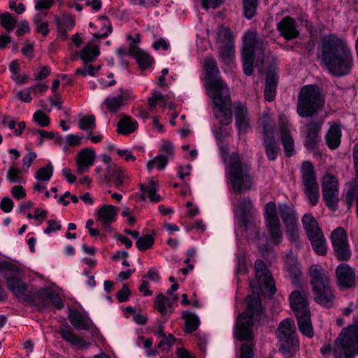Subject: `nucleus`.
Returning a JSON list of instances; mask_svg holds the SVG:
<instances>
[{"mask_svg":"<svg viewBox=\"0 0 358 358\" xmlns=\"http://www.w3.org/2000/svg\"><path fill=\"white\" fill-rule=\"evenodd\" d=\"M255 270L257 285L255 280L250 282L252 295H249L245 299L247 310L238 316L234 330V336L241 341L252 338V327L254 320L262 312L260 295L270 297L276 291L274 280L263 261L258 259L255 262Z\"/></svg>","mask_w":358,"mask_h":358,"instance_id":"nucleus-1","label":"nucleus"},{"mask_svg":"<svg viewBox=\"0 0 358 358\" xmlns=\"http://www.w3.org/2000/svg\"><path fill=\"white\" fill-rule=\"evenodd\" d=\"M206 73V89L213 101L216 120L222 125H228L232 120L231 101L229 89L220 77L216 61L211 57L203 60Z\"/></svg>","mask_w":358,"mask_h":358,"instance_id":"nucleus-2","label":"nucleus"},{"mask_svg":"<svg viewBox=\"0 0 358 358\" xmlns=\"http://www.w3.org/2000/svg\"><path fill=\"white\" fill-rule=\"evenodd\" d=\"M322 59L329 73L337 76L349 73L353 65L352 53L348 44L334 35L323 38Z\"/></svg>","mask_w":358,"mask_h":358,"instance_id":"nucleus-3","label":"nucleus"},{"mask_svg":"<svg viewBox=\"0 0 358 358\" xmlns=\"http://www.w3.org/2000/svg\"><path fill=\"white\" fill-rule=\"evenodd\" d=\"M215 136L218 138L217 134ZM217 145L220 156L225 164V176L229 188L236 193L250 190L253 185L250 168L247 165H242L238 153L229 155L228 148L220 139H217Z\"/></svg>","mask_w":358,"mask_h":358,"instance_id":"nucleus-4","label":"nucleus"},{"mask_svg":"<svg viewBox=\"0 0 358 358\" xmlns=\"http://www.w3.org/2000/svg\"><path fill=\"white\" fill-rule=\"evenodd\" d=\"M264 217L267 235L262 237L257 236L254 239V243L264 257L272 252L274 247L279 245L282 240L280 222L273 202L266 204Z\"/></svg>","mask_w":358,"mask_h":358,"instance_id":"nucleus-5","label":"nucleus"},{"mask_svg":"<svg viewBox=\"0 0 358 358\" xmlns=\"http://www.w3.org/2000/svg\"><path fill=\"white\" fill-rule=\"evenodd\" d=\"M321 352L332 353L334 358H354L358 354V319L341 331L333 348L329 345H324Z\"/></svg>","mask_w":358,"mask_h":358,"instance_id":"nucleus-6","label":"nucleus"},{"mask_svg":"<svg viewBox=\"0 0 358 358\" xmlns=\"http://www.w3.org/2000/svg\"><path fill=\"white\" fill-rule=\"evenodd\" d=\"M265 45L262 38H257L255 31H248L243 37L242 62L244 73L251 76L253 68H261L266 57Z\"/></svg>","mask_w":358,"mask_h":358,"instance_id":"nucleus-7","label":"nucleus"},{"mask_svg":"<svg viewBox=\"0 0 358 358\" xmlns=\"http://www.w3.org/2000/svg\"><path fill=\"white\" fill-rule=\"evenodd\" d=\"M309 273L315 301L325 307L331 306L334 295L330 287L328 273L318 264L312 265Z\"/></svg>","mask_w":358,"mask_h":358,"instance_id":"nucleus-8","label":"nucleus"},{"mask_svg":"<svg viewBox=\"0 0 358 358\" xmlns=\"http://www.w3.org/2000/svg\"><path fill=\"white\" fill-rule=\"evenodd\" d=\"M324 103L320 89L316 85L303 86L298 96L297 113L303 117L312 116Z\"/></svg>","mask_w":358,"mask_h":358,"instance_id":"nucleus-9","label":"nucleus"},{"mask_svg":"<svg viewBox=\"0 0 358 358\" xmlns=\"http://www.w3.org/2000/svg\"><path fill=\"white\" fill-rule=\"evenodd\" d=\"M0 271L6 281L8 288L18 298L24 299L26 285L20 280V270L15 265L0 261Z\"/></svg>","mask_w":358,"mask_h":358,"instance_id":"nucleus-10","label":"nucleus"},{"mask_svg":"<svg viewBox=\"0 0 358 358\" xmlns=\"http://www.w3.org/2000/svg\"><path fill=\"white\" fill-rule=\"evenodd\" d=\"M217 45L221 60L226 64L233 66L235 58L234 35L229 28H219Z\"/></svg>","mask_w":358,"mask_h":358,"instance_id":"nucleus-11","label":"nucleus"},{"mask_svg":"<svg viewBox=\"0 0 358 358\" xmlns=\"http://www.w3.org/2000/svg\"><path fill=\"white\" fill-rule=\"evenodd\" d=\"M301 174L305 194L310 204L315 206L320 198V192L314 166L310 162L306 161L302 164Z\"/></svg>","mask_w":358,"mask_h":358,"instance_id":"nucleus-12","label":"nucleus"},{"mask_svg":"<svg viewBox=\"0 0 358 358\" xmlns=\"http://www.w3.org/2000/svg\"><path fill=\"white\" fill-rule=\"evenodd\" d=\"M296 335L294 320L289 318L283 320L276 331L277 338L280 342V350L284 353L293 349L298 343Z\"/></svg>","mask_w":358,"mask_h":358,"instance_id":"nucleus-13","label":"nucleus"},{"mask_svg":"<svg viewBox=\"0 0 358 358\" xmlns=\"http://www.w3.org/2000/svg\"><path fill=\"white\" fill-rule=\"evenodd\" d=\"M278 212L285 225L289 241H296L299 238V222L296 212L285 203L279 205Z\"/></svg>","mask_w":358,"mask_h":358,"instance_id":"nucleus-14","label":"nucleus"},{"mask_svg":"<svg viewBox=\"0 0 358 358\" xmlns=\"http://www.w3.org/2000/svg\"><path fill=\"white\" fill-rule=\"evenodd\" d=\"M278 212L285 225L289 241H296L299 238V222L296 212L285 203L279 205Z\"/></svg>","mask_w":358,"mask_h":358,"instance_id":"nucleus-15","label":"nucleus"},{"mask_svg":"<svg viewBox=\"0 0 358 358\" xmlns=\"http://www.w3.org/2000/svg\"><path fill=\"white\" fill-rule=\"evenodd\" d=\"M331 239L337 259L341 261L350 259L351 251L345 231L341 227L336 228L332 231Z\"/></svg>","mask_w":358,"mask_h":358,"instance_id":"nucleus-16","label":"nucleus"},{"mask_svg":"<svg viewBox=\"0 0 358 358\" xmlns=\"http://www.w3.org/2000/svg\"><path fill=\"white\" fill-rule=\"evenodd\" d=\"M322 196L327 206L334 210L338 202L339 187L336 178L325 175L322 181Z\"/></svg>","mask_w":358,"mask_h":358,"instance_id":"nucleus-17","label":"nucleus"},{"mask_svg":"<svg viewBox=\"0 0 358 358\" xmlns=\"http://www.w3.org/2000/svg\"><path fill=\"white\" fill-rule=\"evenodd\" d=\"M255 209L249 198H241L236 204H234L235 218L244 225L253 217Z\"/></svg>","mask_w":358,"mask_h":358,"instance_id":"nucleus-18","label":"nucleus"},{"mask_svg":"<svg viewBox=\"0 0 358 358\" xmlns=\"http://www.w3.org/2000/svg\"><path fill=\"white\" fill-rule=\"evenodd\" d=\"M307 297L308 293L304 290L294 291L290 294V306L296 317L310 313Z\"/></svg>","mask_w":358,"mask_h":358,"instance_id":"nucleus-19","label":"nucleus"},{"mask_svg":"<svg viewBox=\"0 0 358 358\" xmlns=\"http://www.w3.org/2000/svg\"><path fill=\"white\" fill-rule=\"evenodd\" d=\"M336 273L338 285L341 289L351 288L355 285V271L348 264L338 265Z\"/></svg>","mask_w":358,"mask_h":358,"instance_id":"nucleus-20","label":"nucleus"},{"mask_svg":"<svg viewBox=\"0 0 358 358\" xmlns=\"http://www.w3.org/2000/svg\"><path fill=\"white\" fill-rule=\"evenodd\" d=\"M96 158V153L92 148H85L82 149L76 158L78 174H83L89 171L94 164Z\"/></svg>","mask_w":358,"mask_h":358,"instance_id":"nucleus-21","label":"nucleus"},{"mask_svg":"<svg viewBox=\"0 0 358 358\" xmlns=\"http://www.w3.org/2000/svg\"><path fill=\"white\" fill-rule=\"evenodd\" d=\"M178 299L176 295L166 297L162 294H158L155 301V308L164 317H169L173 312V303Z\"/></svg>","mask_w":358,"mask_h":358,"instance_id":"nucleus-22","label":"nucleus"},{"mask_svg":"<svg viewBox=\"0 0 358 358\" xmlns=\"http://www.w3.org/2000/svg\"><path fill=\"white\" fill-rule=\"evenodd\" d=\"M129 52L135 58L140 69L142 70L148 69L154 63V59L148 52L141 50L134 43L130 45Z\"/></svg>","mask_w":358,"mask_h":358,"instance_id":"nucleus-23","label":"nucleus"},{"mask_svg":"<svg viewBox=\"0 0 358 358\" xmlns=\"http://www.w3.org/2000/svg\"><path fill=\"white\" fill-rule=\"evenodd\" d=\"M234 114L236 117V125L239 134H245L250 125V119L248 115L247 108L241 103L234 105Z\"/></svg>","mask_w":358,"mask_h":358,"instance_id":"nucleus-24","label":"nucleus"},{"mask_svg":"<svg viewBox=\"0 0 358 358\" xmlns=\"http://www.w3.org/2000/svg\"><path fill=\"white\" fill-rule=\"evenodd\" d=\"M158 182L153 178H150L148 185H141V198L143 200L148 199L151 202L158 203L162 200V197L157 194Z\"/></svg>","mask_w":358,"mask_h":358,"instance_id":"nucleus-25","label":"nucleus"},{"mask_svg":"<svg viewBox=\"0 0 358 358\" xmlns=\"http://www.w3.org/2000/svg\"><path fill=\"white\" fill-rule=\"evenodd\" d=\"M264 139L266 154L269 160H275L277 158L279 149L277 146L273 131L272 130H264Z\"/></svg>","mask_w":358,"mask_h":358,"instance_id":"nucleus-26","label":"nucleus"},{"mask_svg":"<svg viewBox=\"0 0 358 358\" xmlns=\"http://www.w3.org/2000/svg\"><path fill=\"white\" fill-rule=\"evenodd\" d=\"M96 39H92L83 50L78 52L80 59L84 63H90L96 59L100 54L98 44Z\"/></svg>","mask_w":358,"mask_h":358,"instance_id":"nucleus-27","label":"nucleus"},{"mask_svg":"<svg viewBox=\"0 0 358 358\" xmlns=\"http://www.w3.org/2000/svg\"><path fill=\"white\" fill-rule=\"evenodd\" d=\"M117 208L112 205H103L96 210L98 220L106 227L115 220Z\"/></svg>","mask_w":358,"mask_h":358,"instance_id":"nucleus-28","label":"nucleus"},{"mask_svg":"<svg viewBox=\"0 0 358 358\" xmlns=\"http://www.w3.org/2000/svg\"><path fill=\"white\" fill-rule=\"evenodd\" d=\"M322 121L317 122H310L308 124V134L306 141V146L310 149L313 150L317 143L320 141L319 131H320Z\"/></svg>","mask_w":358,"mask_h":358,"instance_id":"nucleus-29","label":"nucleus"},{"mask_svg":"<svg viewBox=\"0 0 358 358\" xmlns=\"http://www.w3.org/2000/svg\"><path fill=\"white\" fill-rule=\"evenodd\" d=\"M278 29L287 39L296 38L299 31L296 28L294 21L289 17H286L278 24Z\"/></svg>","mask_w":358,"mask_h":358,"instance_id":"nucleus-30","label":"nucleus"},{"mask_svg":"<svg viewBox=\"0 0 358 358\" xmlns=\"http://www.w3.org/2000/svg\"><path fill=\"white\" fill-rule=\"evenodd\" d=\"M302 224L308 238L322 232L317 221L310 213H306L302 218Z\"/></svg>","mask_w":358,"mask_h":358,"instance_id":"nucleus-31","label":"nucleus"},{"mask_svg":"<svg viewBox=\"0 0 358 358\" xmlns=\"http://www.w3.org/2000/svg\"><path fill=\"white\" fill-rule=\"evenodd\" d=\"M117 126L118 133L128 135L137 129L138 123L134 119L129 116L122 115Z\"/></svg>","mask_w":358,"mask_h":358,"instance_id":"nucleus-32","label":"nucleus"},{"mask_svg":"<svg viewBox=\"0 0 358 358\" xmlns=\"http://www.w3.org/2000/svg\"><path fill=\"white\" fill-rule=\"evenodd\" d=\"M89 25L90 27H103L106 29V31H96L92 34L93 39L96 40L107 37L113 31L112 25L105 17H99L94 22H90Z\"/></svg>","mask_w":358,"mask_h":358,"instance_id":"nucleus-33","label":"nucleus"},{"mask_svg":"<svg viewBox=\"0 0 358 358\" xmlns=\"http://www.w3.org/2000/svg\"><path fill=\"white\" fill-rule=\"evenodd\" d=\"M341 140V128L337 124H333L329 127L327 135L326 141L329 148L334 150L337 148Z\"/></svg>","mask_w":358,"mask_h":358,"instance_id":"nucleus-34","label":"nucleus"},{"mask_svg":"<svg viewBox=\"0 0 358 358\" xmlns=\"http://www.w3.org/2000/svg\"><path fill=\"white\" fill-rule=\"evenodd\" d=\"M280 138L286 155L287 157L293 156L294 154V142L287 126L281 127Z\"/></svg>","mask_w":358,"mask_h":358,"instance_id":"nucleus-35","label":"nucleus"},{"mask_svg":"<svg viewBox=\"0 0 358 358\" xmlns=\"http://www.w3.org/2000/svg\"><path fill=\"white\" fill-rule=\"evenodd\" d=\"M71 324L78 330H87L90 329L91 321L87 317L78 311H72L69 315Z\"/></svg>","mask_w":358,"mask_h":358,"instance_id":"nucleus-36","label":"nucleus"},{"mask_svg":"<svg viewBox=\"0 0 358 358\" xmlns=\"http://www.w3.org/2000/svg\"><path fill=\"white\" fill-rule=\"evenodd\" d=\"M298 327L301 333L308 337L313 336V329L310 321V313L297 316Z\"/></svg>","mask_w":358,"mask_h":358,"instance_id":"nucleus-37","label":"nucleus"},{"mask_svg":"<svg viewBox=\"0 0 358 358\" xmlns=\"http://www.w3.org/2000/svg\"><path fill=\"white\" fill-rule=\"evenodd\" d=\"M61 336L63 339L70 343L78 349L87 348L88 346V344L83 338L77 336L69 329H62L61 331Z\"/></svg>","mask_w":358,"mask_h":358,"instance_id":"nucleus-38","label":"nucleus"},{"mask_svg":"<svg viewBox=\"0 0 358 358\" xmlns=\"http://www.w3.org/2000/svg\"><path fill=\"white\" fill-rule=\"evenodd\" d=\"M311 242L314 251L320 255H324L327 250V243L323 233H319L314 236L308 238Z\"/></svg>","mask_w":358,"mask_h":358,"instance_id":"nucleus-39","label":"nucleus"},{"mask_svg":"<svg viewBox=\"0 0 358 358\" xmlns=\"http://www.w3.org/2000/svg\"><path fill=\"white\" fill-rule=\"evenodd\" d=\"M125 101V96L118 94L115 96L107 97L104 101V104L110 112L115 113L124 104Z\"/></svg>","mask_w":358,"mask_h":358,"instance_id":"nucleus-40","label":"nucleus"},{"mask_svg":"<svg viewBox=\"0 0 358 358\" xmlns=\"http://www.w3.org/2000/svg\"><path fill=\"white\" fill-rule=\"evenodd\" d=\"M182 317L185 320V331L187 333L192 332L199 325V320L194 313L185 311L182 314Z\"/></svg>","mask_w":358,"mask_h":358,"instance_id":"nucleus-41","label":"nucleus"},{"mask_svg":"<svg viewBox=\"0 0 358 358\" xmlns=\"http://www.w3.org/2000/svg\"><path fill=\"white\" fill-rule=\"evenodd\" d=\"M53 174V166L51 163L38 169L35 173V178L38 182H48Z\"/></svg>","mask_w":358,"mask_h":358,"instance_id":"nucleus-42","label":"nucleus"},{"mask_svg":"<svg viewBox=\"0 0 358 358\" xmlns=\"http://www.w3.org/2000/svg\"><path fill=\"white\" fill-rule=\"evenodd\" d=\"M9 70L10 71L12 75V79L16 83L24 85L27 83L29 79L28 75L20 76V66L17 62L13 61L9 64Z\"/></svg>","mask_w":358,"mask_h":358,"instance_id":"nucleus-43","label":"nucleus"},{"mask_svg":"<svg viewBox=\"0 0 358 358\" xmlns=\"http://www.w3.org/2000/svg\"><path fill=\"white\" fill-rule=\"evenodd\" d=\"M285 267L290 275H293L296 278L299 275L300 270L298 266L296 257L294 254L287 255Z\"/></svg>","mask_w":358,"mask_h":358,"instance_id":"nucleus-44","label":"nucleus"},{"mask_svg":"<svg viewBox=\"0 0 358 358\" xmlns=\"http://www.w3.org/2000/svg\"><path fill=\"white\" fill-rule=\"evenodd\" d=\"M276 92V83L273 76H268L266 80L265 85V99L268 101H272Z\"/></svg>","mask_w":358,"mask_h":358,"instance_id":"nucleus-45","label":"nucleus"},{"mask_svg":"<svg viewBox=\"0 0 358 358\" xmlns=\"http://www.w3.org/2000/svg\"><path fill=\"white\" fill-rule=\"evenodd\" d=\"M168 97L163 96L157 91H153L151 96L148 98V103L150 107H155L159 105L161 108L166 106L168 103Z\"/></svg>","mask_w":358,"mask_h":358,"instance_id":"nucleus-46","label":"nucleus"},{"mask_svg":"<svg viewBox=\"0 0 358 358\" xmlns=\"http://www.w3.org/2000/svg\"><path fill=\"white\" fill-rule=\"evenodd\" d=\"M169 159V156L159 155L147 163V168L149 171H151L154 166H156L157 169L162 170L166 166Z\"/></svg>","mask_w":358,"mask_h":358,"instance_id":"nucleus-47","label":"nucleus"},{"mask_svg":"<svg viewBox=\"0 0 358 358\" xmlns=\"http://www.w3.org/2000/svg\"><path fill=\"white\" fill-rule=\"evenodd\" d=\"M78 127L84 131H92L96 127L95 117L88 115L81 117L78 120Z\"/></svg>","mask_w":358,"mask_h":358,"instance_id":"nucleus-48","label":"nucleus"},{"mask_svg":"<svg viewBox=\"0 0 358 358\" xmlns=\"http://www.w3.org/2000/svg\"><path fill=\"white\" fill-rule=\"evenodd\" d=\"M0 22L6 31L10 32L15 29L17 20L11 14L4 13L0 15Z\"/></svg>","mask_w":358,"mask_h":358,"instance_id":"nucleus-49","label":"nucleus"},{"mask_svg":"<svg viewBox=\"0 0 358 358\" xmlns=\"http://www.w3.org/2000/svg\"><path fill=\"white\" fill-rule=\"evenodd\" d=\"M113 166L110 174L107 175L109 178L115 179V186L119 187L123 184L124 179L127 178L128 176L121 167L117 165Z\"/></svg>","mask_w":358,"mask_h":358,"instance_id":"nucleus-50","label":"nucleus"},{"mask_svg":"<svg viewBox=\"0 0 358 358\" xmlns=\"http://www.w3.org/2000/svg\"><path fill=\"white\" fill-rule=\"evenodd\" d=\"M259 0H243V12L247 19H252L256 14Z\"/></svg>","mask_w":358,"mask_h":358,"instance_id":"nucleus-51","label":"nucleus"},{"mask_svg":"<svg viewBox=\"0 0 358 358\" xmlns=\"http://www.w3.org/2000/svg\"><path fill=\"white\" fill-rule=\"evenodd\" d=\"M34 24L38 33L41 34L43 36H47L49 32L48 24L42 20L41 14H36L34 17Z\"/></svg>","mask_w":358,"mask_h":358,"instance_id":"nucleus-52","label":"nucleus"},{"mask_svg":"<svg viewBox=\"0 0 358 358\" xmlns=\"http://www.w3.org/2000/svg\"><path fill=\"white\" fill-rule=\"evenodd\" d=\"M100 69V65L93 66L92 64H89L88 63H85L83 68L76 69V74L79 76H86L87 75L95 76Z\"/></svg>","mask_w":358,"mask_h":358,"instance_id":"nucleus-53","label":"nucleus"},{"mask_svg":"<svg viewBox=\"0 0 358 358\" xmlns=\"http://www.w3.org/2000/svg\"><path fill=\"white\" fill-rule=\"evenodd\" d=\"M6 179L10 183H21L23 180L21 170L17 167L10 166L8 171Z\"/></svg>","mask_w":358,"mask_h":358,"instance_id":"nucleus-54","label":"nucleus"},{"mask_svg":"<svg viewBox=\"0 0 358 358\" xmlns=\"http://www.w3.org/2000/svg\"><path fill=\"white\" fill-rule=\"evenodd\" d=\"M154 243V238L152 235L147 234L138 236L136 240V247L139 250H145L150 248Z\"/></svg>","mask_w":358,"mask_h":358,"instance_id":"nucleus-55","label":"nucleus"},{"mask_svg":"<svg viewBox=\"0 0 358 358\" xmlns=\"http://www.w3.org/2000/svg\"><path fill=\"white\" fill-rule=\"evenodd\" d=\"M57 24L60 29H71L75 26V20L69 14H64L62 17L57 20Z\"/></svg>","mask_w":358,"mask_h":358,"instance_id":"nucleus-56","label":"nucleus"},{"mask_svg":"<svg viewBox=\"0 0 358 358\" xmlns=\"http://www.w3.org/2000/svg\"><path fill=\"white\" fill-rule=\"evenodd\" d=\"M33 119L41 127H48L50 122L48 116L41 110H38L34 113Z\"/></svg>","mask_w":358,"mask_h":358,"instance_id":"nucleus-57","label":"nucleus"},{"mask_svg":"<svg viewBox=\"0 0 358 358\" xmlns=\"http://www.w3.org/2000/svg\"><path fill=\"white\" fill-rule=\"evenodd\" d=\"M50 73L51 70L48 66H39L34 69L33 77L35 80L38 81L46 78Z\"/></svg>","mask_w":358,"mask_h":358,"instance_id":"nucleus-58","label":"nucleus"},{"mask_svg":"<svg viewBox=\"0 0 358 358\" xmlns=\"http://www.w3.org/2000/svg\"><path fill=\"white\" fill-rule=\"evenodd\" d=\"M33 133L38 134L37 144L41 145L46 139H52L55 138V134L52 131H47L41 129H34Z\"/></svg>","mask_w":358,"mask_h":358,"instance_id":"nucleus-59","label":"nucleus"},{"mask_svg":"<svg viewBox=\"0 0 358 358\" xmlns=\"http://www.w3.org/2000/svg\"><path fill=\"white\" fill-rule=\"evenodd\" d=\"M37 155L35 152L30 151L29 153L23 157L22 162V170L27 172L31 166L33 162L36 159Z\"/></svg>","mask_w":358,"mask_h":358,"instance_id":"nucleus-60","label":"nucleus"},{"mask_svg":"<svg viewBox=\"0 0 358 358\" xmlns=\"http://www.w3.org/2000/svg\"><path fill=\"white\" fill-rule=\"evenodd\" d=\"M160 151L162 152H165L166 154V156H169L170 158L172 157L174 151V147L171 142L167 140H162L159 143Z\"/></svg>","mask_w":358,"mask_h":358,"instance_id":"nucleus-61","label":"nucleus"},{"mask_svg":"<svg viewBox=\"0 0 358 358\" xmlns=\"http://www.w3.org/2000/svg\"><path fill=\"white\" fill-rule=\"evenodd\" d=\"M32 91L31 87H27L23 90L18 92L16 96L18 99L23 102L29 103L32 100L31 92Z\"/></svg>","mask_w":358,"mask_h":358,"instance_id":"nucleus-62","label":"nucleus"},{"mask_svg":"<svg viewBox=\"0 0 358 358\" xmlns=\"http://www.w3.org/2000/svg\"><path fill=\"white\" fill-rule=\"evenodd\" d=\"M162 339L158 343V348L162 350L166 351L173 344L174 338L172 334H169L166 337L162 338Z\"/></svg>","mask_w":358,"mask_h":358,"instance_id":"nucleus-63","label":"nucleus"},{"mask_svg":"<svg viewBox=\"0 0 358 358\" xmlns=\"http://www.w3.org/2000/svg\"><path fill=\"white\" fill-rule=\"evenodd\" d=\"M253 357L254 354L252 344L243 345L241 348L240 358H253Z\"/></svg>","mask_w":358,"mask_h":358,"instance_id":"nucleus-64","label":"nucleus"}]
</instances>
